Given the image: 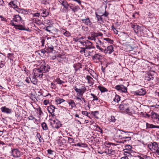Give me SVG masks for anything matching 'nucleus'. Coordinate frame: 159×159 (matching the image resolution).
<instances>
[{
	"label": "nucleus",
	"instance_id": "f257e3e1",
	"mask_svg": "<svg viewBox=\"0 0 159 159\" xmlns=\"http://www.w3.org/2000/svg\"><path fill=\"white\" fill-rule=\"evenodd\" d=\"M8 5L11 7L13 8L14 9L16 8L18 10V11L19 13H23L24 11H25V10L23 9H20L19 8L17 5V1H12L8 3Z\"/></svg>",
	"mask_w": 159,
	"mask_h": 159
},
{
	"label": "nucleus",
	"instance_id": "f03ea898",
	"mask_svg": "<svg viewBox=\"0 0 159 159\" xmlns=\"http://www.w3.org/2000/svg\"><path fill=\"white\" fill-rule=\"evenodd\" d=\"M124 133H131V132L125 131L122 130L121 129H117L116 130V132L115 134V136L116 138H119L120 139H124L125 134Z\"/></svg>",
	"mask_w": 159,
	"mask_h": 159
},
{
	"label": "nucleus",
	"instance_id": "7ed1b4c3",
	"mask_svg": "<svg viewBox=\"0 0 159 159\" xmlns=\"http://www.w3.org/2000/svg\"><path fill=\"white\" fill-rule=\"evenodd\" d=\"M21 155V153L17 148H14L11 149V155L15 158L20 157Z\"/></svg>",
	"mask_w": 159,
	"mask_h": 159
},
{
	"label": "nucleus",
	"instance_id": "20e7f679",
	"mask_svg": "<svg viewBox=\"0 0 159 159\" xmlns=\"http://www.w3.org/2000/svg\"><path fill=\"white\" fill-rule=\"evenodd\" d=\"M33 73L35 77L37 78H41L43 75V73L39 68L34 69L33 70Z\"/></svg>",
	"mask_w": 159,
	"mask_h": 159
},
{
	"label": "nucleus",
	"instance_id": "39448f33",
	"mask_svg": "<svg viewBox=\"0 0 159 159\" xmlns=\"http://www.w3.org/2000/svg\"><path fill=\"white\" fill-rule=\"evenodd\" d=\"M39 68L43 73L49 72L51 69L50 66L47 64L41 65Z\"/></svg>",
	"mask_w": 159,
	"mask_h": 159
},
{
	"label": "nucleus",
	"instance_id": "423d86ee",
	"mask_svg": "<svg viewBox=\"0 0 159 159\" xmlns=\"http://www.w3.org/2000/svg\"><path fill=\"white\" fill-rule=\"evenodd\" d=\"M10 24L12 26H14V28L16 29H18L20 30H23L25 31H29V28H25V27L21 25H16V24L14 23L13 22H12Z\"/></svg>",
	"mask_w": 159,
	"mask_h": 159
},
{
	"label": "nucleus",
	"instance_id": "0eeeda50",
	"mask_svg": "<svg viewBox=\"0 0 159 159\" xmlns=\"http://www.w3.org/2000/svg\"><path fill=\"white\" fill-rule=\"evenodd\" d=\"M74 89L76 92L79 93L80 96H82L85 92L86 88L84 86H82L81 89H78L75 87Z\"/></svg>",
	"mask_w": 159,
	"mask_h": 159
},
{
	"label": "nucleus",
	"instance_id": "6e6552de",
	"mask_svg": "<svg viewBox=\"0 0 159 159\" xmlns=\"http://www.w3.org/2000/svg\"><path fill=\"white\" fill-rule=\"evenodd\" d=\"M115 89L122 92L126 93L127 92V88L123 85H117L115 87Z\"/></svg>",
	"mask_w": 159,
	"mask_h": 159
},
{
	"label": "nucleus",
	"instance_id": "1a4fd4ad",
	"mask_svg": "<svg viewBox=\"0 0 159 159\" xmlns=\"http://www.w3.org/2000/svg\"><path fill=\"white\" fill-rule=\"evenodd\" d=\"M146 93V90L144 89H141L134 92V94L137 95H144Z\"/></svg>",
	"mask_w": 159,
	"mask_h": 159
},
{
	"label": "nucleus",
	"instance_id": "9d476101",
	"mask_svg": "<svg viewBox=\"0 0 159 159\" xmlns=\"http://www.w3.org/2000/svg\"><path fill=\"white\" fill-rule=\"evenodd\" d=\"M152 147V151L159 155V147L158 146L157 143L156 142L153 143Z\"/></svg>",
	"mask_w": 159,
	"mask_h": 159
},
{
	"label": "nucleus",
	"instance_id": "9b49d317",
	"mask_svg": "<svg viewBox=\"0 0 159 159\" xmlns=\"http://www.w3.org/2000/svg\"><path fill=\"white\" fill-rule=\"evenodd\" d=\"M39 13L41 16L43 17H46L49 15V12L48 10L45 9L40 10Z\"/></svg>",
	"mask_w": 159,
	"mask_h": 159
},
{
	"label": "nucleus",
	"instance_id": "f8f14e48",
	"mask_svg": "<svg viewBox=\"0 0 159 159\" xmlns=\"http://www.w3.org/2000/svg\"><path fill=\"white\" fill-rule=\"evenodd\" d=\"M105 53L111 54L112 52L113 51V47L112 45H110L108 46L106 48H105Z\"/></svg>",
	"mask_w": 159,
	"mask_h": 159
},
{
	"label": "nucleus",
	"instance_id": "ddd939ff",
	"mask_svg": "<svg viewBox=\"0 0 159 159\" xmlns=\"http://www.w3.org/2000/svg\"><path fill=\"white\" fill-rule=\"evenodd\" d=\"M1 110L2 112L6 114H10L12 111L11 109L7 108L5 106L2 107L1 108Z\"/></svg>",
	"mask_w": 159,
	"mask_h": 159
},
{
	"label": "nucleus",
	"instance_id": "4468645a",
	"mask_svg": "<svg viewBox=\"0 0 159 159\" xmlns=\"http://www.w3.org/2000/svg\"><path fill=\"white\" fill-rule=\"evenodd\" d=\"M55 108H55L53 105H51L48 107L47 109L48 112L52 115V116H55L54 112Z\"/></svg>",
	"mask_w": 159,
	"mask_h": 159
},
{
	"label": "nucleus",
	"instance_id": "2eb2a0df",
	"mask_svg": "<svg viewBox=\"0 0 159 159\" xmlns=\"http://www.w3.org/2000/svg\"><path fill=\"white\" fill-rule=\"evenodd\" d=\"M82 22L86 25H91L92 24L91 21L88 17L85 18L81 19Z\"/></svg>",
	"mask_w": 159,
	"mask_h": 159
},
{
	"label": "nucleus",
	"instance_id": "dca6fc26",
	"mask_svg": "<svg viewBox=\"0 0 159 159\" xmlns=\"http://www.w3.org/2000/svg\"><path fill=\"white\" fill-rule=\"evenodd\" d=\"M86 79L88 81L87 83L90 86H91L94 84V80L89 75L86 76Z\"/></svg>",
	"mask_w": 159,
	"mask_h": 159
},
{
	"label": "nucleus",
	"instance_id": "f3484780",
	"mask_svg": "<svg viewBox=\"0 0 159 159\" xmlns=\"http://www.w3.org/2000/svg\"><path fill=\"white\" fill-rule=\"evenodd\" d=\"M132 27L134 28V32L136 33H139L140 32L141 33V28L140 26L137 25H133Z\"/></svg>",
	"mask_w": 159,
	"mask_h": 159
},
{
	"label": "nucleus",
	"instance_id": "a211bd4d",
	"mask_svg": "<svg viewBox=\"0 0 159 159\" xmlns=\"http://www.w3.org/2000/svg\"><path fill=\"white\" fill-rule=\"evenodd\" d=\"M54 123L52 125L53 127L55 128L58 129L61 127V125L60 121L57 120H54Z\"/></svg>",
	"mask_w": 159,
	"mask_h": 159
},
{
	"label": "nucleus",
	"instance_id": "6ab92c4d",
	"mask_svg": "<svg viewBox=\"0 0 159 159\" xmlns=\"http://www.w3.org/2000/svg\"><path fill=\"white\" fill-rule=\"evenodd\" d=\"M21 18L19 15H16L14 16L13 20L11 21V23L13 22V21L17 23H19L20 22H21Z\"/></svg>",
	"mask_w": 159,
	"mask_h": 159
},
{
	"label": "nucleus",
	"instance_id": "aec40b11",
	"mask_svg": "<svg viewBox=\"0 0 159 159\" xmlns=\"http://www.w3.org/2000/svg\"><path fill=\"white\" fill-rule=\"evenodd\" d=\"M98 36L97 33H93L91 34V36H89L88 37V39L92 40H95V37Z\"/></svg>",
	"mask_w": 159,
	"mask_h": 159
},
{
	"label": "nucleus",
	"instance_id": "412c9836",
	"mask_svg": "<svg viewBox=\"0 0 159 159\" xmlns=\"http://www.w3.org/2000/svg\"><path fill=\"white\" fill-rule=\"evenodd\" d=\"M68 103L69 106L71 107V109H73L74 108L76 107V105L74 101L72 99H70L68 101Z\"/></svg>",
	"mask_w": 159,
	"mask_h": 159
},
{
	"label": "nucleus",
	"instance_id": "4be33fe9",
	"mask_svg": "<svg viewBox=\"0 0 159 159\" xmlns=\"http://www.w3.org/2000/svg\"><path fill=\"white\" fill-rule=\"evenodd\" d=\"M105 153L109 155H113L115 154V152L114 150L112 149H106L105 151Z\"/></svg>",
	"mask_w": 159,
	"mask_h": 159
},
{
	"label": "nucleus",
	"instance_id": "5701e85b",
	"mask_svg": "<svg viewBox=\"0 0 159 159\" xmlns=\"http://www.w3.org/2000/svg\"><path fill=\"white\" fill-rule=\"evenodd\" d=\"M146 129H148L149 128H159V126L154 125L152 124H148V123H146Z\"/></svg>",
	"mask_w": 159,
	"mask_h": 159
},
{
	"label": "nucleus",
	"instance_id": "b1692460",
	"mask_svg": "<svg viewBox=\"0 0 159 159\" xmlns=\"http://www.w3.org/2000/svg\"><path fill=\"white\" fill-rule=\"evenodd\" d=\"M96 15L98 21L99 22V23L100 24H102L104 23V21L103 20V18L102 17V16L101 15H98L96 13Z\"/></svg>",
	"mask_w": 159,
	"mask_h": 159
},
{
	"label": "nucleus",
	"instance_id": "393cba45",
	"mask_svg": "<svg viewBox=\"0 0 159 159\" xmlns=\"http://www.w3.org/2000/svg\"><path fill=\"white\" fill-rule=\"evenodd\" d=\"M102 56L101 55L99 54H96L95 55L92 56V58L93 60H98L102 59Z\"/></svg>",
	"mask_w": 159,
	"mask_h": 159
},
{
	"label": "nucleus",
	"instance_id": "a878e982",
	"mask_svg": "<svg viewBox=\"0 0 159 159\" xmlns=\"http://www.w3.org/2000/svg\"><path fill=\"white\" fill-rule=\"evenodd\" d=\"M69 7L71 9L72 11L74 13L78 11L80 9V8L78 6H74L73 5L70 6Z\"/></svg>",
	"mask_w": 159,
	"mask_h": 159
},
{
	"label": "nucleus",
	"instance_id": "bb28decb",
	"mask_svg": "<svg viewBox=\"0 0 159 159\" xmlns=\"http://www.w3.org/2000/svg\"><path fill=\"white\" fill-rule=\"evenodd\" d=\"M65 101V100L64 99H61L59 97L56 98L55 100V102L57 104H60Z\"/></svg>",
	"mask_w": 159,
	"mask_h": 159
},
{
	"label": "nucleus",
	"instance_id": "cd10ccee",
	"mask_svg": "<svg viewBox=\"0 0 159 159\" xmlns=\"http://www.w3.org/2000/svg\"><path fill=\"white\" fill-rule=\"evenodd\" d=\"M61 4L64 8L66 9H68L70 6L68 4L67 2L66 1H61Z\"/></svg>",
	"mask_w": 159,
	"mask_h": 159
},
{
	"label": "nucleus",
	"instance_id": "c85d7f7f",
	"mask_svg": "<svg viewBox=\"0 0 159 159\" xmlns=\"http://www.w3.org/2000/svg\"><path fill=\"white\" fill-rule=\"evenodd\" d=\"M153 78L152 75L150 74H148L145 76V79L149 81L153 80Z\"/></svg>",
	"mask_w": 159,
	"mask_h": 159
},
{
	"label": "nucleus",
	"instance_id": "c756f323",
	"mask_svg": "<svg viewBox=\"0 0 159 159\" xmlns=\"http://www.w3.org/2000/svg\"><path fill=\"white\" fill-rule=\"evenodd\" d=\"M127 107V105L125 104H120L119 108L120 110L125 111Z\"/></svg>",
	"mask_w": 159,
	"mask_h": 159
},
{
	"label": "nucleus",
	"instance_id": "7c9ffc66",
	"mask_svg": "<svg viewBox=\"0 0 159 159\" xmlns=\"http://www.w3.org/2000/svg\"><path fill=\"white\" fill-rule=\"evenodd\" d=\"M98 88L100 91L102 93L107 92L108 91L106 88L103 86H99Z\"/></svg>",
	"mask_w": 159,
	"mask_h": 159
},
{
	"label": "nucleus",
	"instance_id": "2f4dec72",
	"mask_svg": "<svg viewBox=\"0 0 159 159\" xmlns=\"http://www.w3.org/2000/svg\"><path fill=\"white\" fill-rule=\"evenodd\" d=\"M90 95H91L93 98V101H96L97 102H99V101L98 98L97 96L92 93H91Z\"/></svg>",
	"mask_w": 159,
	"mask_h": 159
},
{
	"label": "nucleus",
	"instance_id": "473e14b6",
	"mask_svg": "<svg viewBox=\"0 0 159 159\" xmlns=\"http://www.w3.org/2000/svg\"><path fill=\"white\" fill-rule=\"evenodd\" d=\"M81 65L80 64H75L74 65V67L75 70L77 71L78 70H79L80 68H81Z\"/></svg>",
	"mask_w": 159,
	"mask_h": 159
},
{
	"label": "nucleus",
	"instance_id": "72a5a7b5",
	"mask_svg": "<svg viewBox=\"0 0 159 159\" xmlns=\"http://www.w3.org/2000/svg\"><path fill=\"white\" fill-rule=\"evenodd\" d=\"M74 145L75 146H78L81 147H84L86 146V144L82 143H77L76 144H74Z\"/></svg>",
	"mask_w": 159,
	"mask_h": 159
},
{
	"label": "nucleus",
	"instance_id": "f704fd0d",
	"mask_svg": "<svg viewBox=\"0 0 159 159\" xmlns=\"http://www.w3.org/2000/svg\"><path fill=\"white\" fill-rule=\"evenodd\" d=\"M55 82L59 84H61L64 83V82L61 80L59 78H57L55 80Z\"/></svg>",
	"mask_w": 159,
	"mask_h": 159
},
{
	"label": "nucleus",
	"instance_id": "c9c22d12",
	"mask_svg": "<svg viewBox=\"0 0 159 159\" xmlns=\"http://www.w3.org/2000/svg\"><path fill=\"white\" fill-rule=\"evenodd\" d=\"M125 139L123 141V143H124L125 142L126 143L128 142L131 139V137H127L125 136L124 139Z\"/></svg>",
	"mask_w": 159,
	"mask_h": 159
},
{
	"label": "nucleus",
	"instance_id": "e433bc0d",
	"mask_svg": "<svg viewBox=\"0 0 159 159\" xmlns=\"http://www.w3.org/2000/svg\"><path fill=\"white\" fill-rule=\"evenodd\" d=\"M109 121L110 122H115L116 120L115 117L113 116H111L108 119Z\"/></svg>",
	"mask_w": 159,
	"mask_h": 159
},
{
	"label": "nucleus",
	"instance_id": "4c0bfd02",
	"mask_svg": "<svg viewBox=\"0 0 159 159\" xmlns=\"http://www.w3.org/2000/svg\"><path fill=\"white\" fill-rule=\"evenodd\" d=\"M151 118L152 119H157L159 115L155 112L152 113Z\"/></svg>",
	"mask_w": 159,
	"mask_h": 159
},
{
	"label": "nucleus",
	"instance_id": "58836bf2",
	"mask_svg": "<svg viewBox=\"0 0 159 159\" xmlns=\"http://www.w3.org/2000/svg\"><path fill=\"white\" fill-rule=\"evenodd\" d=\"M43 129L44 130H47L48 128L45 122H43L41 125Z\"/></svg>",
	"mask_w": 159,
	"mask_h": 159
},
{
	"label": "nucleus",
	"instance_id": "ea45409f",
	"mask_svg": "<svg viewBox=\"0 0 159 159\" xmlns=\"http://www.w3.org/2000/svg\"><path fill=\"white\" fill-rule=\"evenodd\" d=\"M124 154L125 156H127L128 157L130 156L131 154L130 153V151L128 150H125V148L124 149Z\"/></svg>",
	"mask_w": 159,
	"mask_h": 159
},
{
	"label": "nucleus",
	"instance_id": "a19ab883",
	"mask_svg": "<svg viewBox=\"0 0 159 159\" xmlns=\"http://www.w3.org/2000/svg\"><path fill=\"white\" fill-rule=\"evenodd\" d=\"M120 100V96L117 95H116L115 96V97L114 99V101L116 102H118Z\"/></svg>",
	"mask_w": 159,
	"mask_h": 159
},
{
	"label": "nucleus",
	"instance_id": "79ce46f5",
	"mask_svg": "<svg viewBox=\"0 0 159 159\" xmlns=\"http://www.w3.org/2000/svg\"><path fill=\"white\" fill-rule=\"evenodd\" d=\"M97 45H96V47L97 49H99L101 52H104L105 53V49L102 48L101 47H100V46L98 45V43H96Z\"/></svg>",
	"mask_w": 159,
	"mask_h": 159
},
{
	"label": "nucleus",
	"instance_id": "37998d69",
	"mask_svg": "<svg viewBox=\"0 0 159 159\" xmlns=\"http://www.w3.org/2000/svg\"><path fill=\"white\" fill-rule=\"evenodd\" d=\"M125 150H128V151H131V148H132V147L131 146L129 145H126L125 146Z\"/></svg>",
	"mask_w": 159,
	"mask_h": 159
},
{
	"label": "nucleus",
	"instance_id": "c03bdc74",
	"mask_svg": "<svg viewBox=\"0 0 159 159\" xmlns=\"http://www.w3.org/2000/svg\"><path fill=\"white\" fill-rule=\"evenodd\" d=\"M111 29L113 31L114 33L117 34L118 33V31L116 30L115 27H114V25H112L111 27Z\"/></svg>",
	"mask_w": 159,
	"mask_h": 159
},
{
	"label": "nucleus",
	"instance_id": "a18cd8bd",
	"mask_svg": "<svg viewBox=\"0 0 159 159\" xmlns=\"http://www.w3.org/2000/svg\"><path fill=\"white\" fill-rule=\"evenodd\" d=\"M125 111L129 115H130L131 114V112L130 111V110L129 108L127 107L126 108V109L125 110Z\"/></svg>",
	"mask_w": 159,
	"mask_h": 159
},
{
	"label": "nucleus",
	"instance_id": "49530a36",
	"mask_svg": "<svg viewBox=\"0 0 159 159\" xmlns=\"http://www.w3.org/2000/svg\"><path fill=\"white\" fill-rule=\"evenodd\" d=\"M104 40L107 41L108 43H112L113 42L112 40L108 38H104Z\"/></svg>",
	"mask_w": 159,
	"mask_h": 159
},
{
	"label": "nucleus",
	"instance_id": "de8ad7c7",
	"mask_svg": "<svg viewBox=\"0 0 159 159\" xmlns=\"http://www.w3.org/2000/svg\"><path fill=\"white\" fill-rule=\"evenodd\" d=\"M64 35L66 37H69L70 36L71 34L69 31H66L64 33Z\"/></svg>",
	"mask_w": 159,
	"mask_h": 159
},
{
	"label": "nucleus",
	"instance_id": "09e8293b",
	"mask_svg": "<svg viewBox=\"0 0 159 159\" xmlns=\"http://www.w3.org/2000/svg\"><path fill=\"white\" fill-rule=\"evenodd\" d=\"M13 57V54L12 53H8L7 57L10 60H12V57Z\"/></svg>",
	"mask_w": 159,
	"mask_h": 159
},
{
	"label": "nucleus",
	"instance_id": "8fccbe9b",
	"mask_svg": "<svg viewBox=\"0 0 159 159\" xmlns=\"http://www.w3.org/2000/svg\"><path fill=\"white\" fill-rule=\"evenodd\" d=\"M99 113V111H92L91 112V114L93 115L96 118H98V117H97L96 116V115L97 114H98Z\"/></svg>",
	"mask_w": 159,
	"mask_h": 159
},
{
	"label": "nucleus",
	"instance_id": "3c124183",
	"mask_svg": "<svg viewBox=\"0 0 159 159\" xmlns=\"http://www.w3.org/2000/svg\"><path fill=\"white\" fill-rule=\"evenodd\" d=\"M85 47L84 48H85V49H90L91 48H94V47H90V46H89L88 45H87L86 44H85Z\"/></svg>",
	"mask_w": 159,
	"mask_h": 159
},
{
	"label": "nucleus",
	"instance_id": "603ef678",
	"mask_svg": "<svg viewBox=\"0 0 159 159\" xmlns=\"http://www.w3.org/2000/svg\"><path fill=\"white\" fill-rule=\"evenodd\" d=\"M47 152L49 154L52 155H53V153L54 152V151L51 149L48 150H47Z\"/></svg>",
	"mask_w": 159,
	"mask_h": 159
},
{
	"label": "nucleus",
	"instance_id": "864d4df0",
	"mask_svg": "<svg viewBox=\"0 0 159 159\" xmlns=\"http://www.w3.org/2000/svg\"><path fill=\"white\" fill-rule=\"evenodd\" d=\"M85 43L87 45H88L89 46H90V47H93L92 46V43L90 41L88 40H87L85 42Z\"/></svg>",
	"mask_w": 159,
	"mask_h": 159
},
{
	"label": "nucleus",
	"instance_id": "5fc2aeb1",
	"mask_svg": "<svg viewBox=\"0 0 159 159\" xmlns=\"http://www.w3.org/2000/svg\"><path fill=\"white\" fill-rule=\"evenodd\" d=\"M153 146V143H151L150 144H148V147L149 148V149L151 151H152V147Z\"/></svg>",
	"mask_w": 159,
	"mask_h": 159
},
{
	"label": "nucleus",
	"instance_id": "6e6d98bb",
	"mask_svg": "<svg viewBox=\"0 0 159 159\" xmlns=\"http://www.w3.org/2000/svg\"><path fill=\"white\" fill-rule=\"evenodd\" d=\"M53 46L51 45H50L48 46V48H47V50H49V49H50L52 51L53 50Z\"/></svg>",
	"mask_w": 159,
	"mask_h": 159
},
{
	"label": "nucleus",
	"instance_id": "4d7b16f0",
	"mask_svg": "<svg viewBox=\"0 0 159 159\" xmlns=\"http://www.w3.org/2000/svg\"><path fill=\"white\" fill-rule=\"evenodd\" d=\"M98 42H99V43H100V45L101 46H102V47H105V48H106V47L105 46H104V44H107V42H103V43H102L100 40H98Z\"/></svg>",
	"mask_w": 159,
	"mask_h": 159
},
{
	"label": "nucleus",
	"instance_id": "13d9d810",
	"mask_svg": "<svg viewBox=\"0 0 159 159\" xmlns=\"http://www.w3.org/2000/svg\"><path fill=\"white\" fill-rule=\"evenodd\" d=\"M82 113L83 115L87 116L88 117H89V114L87 111H82Z\"/></svg>",
	"mask_w": 159,
	"mask_h": 159
},
{
	"label": "nucleus",
	"instance_id": "bf43d9fd",
	"mask_svg": "<svg viewBox=\"0 0 159 159\" xmlns=\"http://www.w3.org/2000/svg\"><path fill=\"white\" fill-rule=\"evenodd\" d=\"M28 119L29 120H35V121L37 120L32 115H31V116H29L28 117Z\"/></svg>",
	"mask_w": 159,
	"mask_h": 159
},
{
	"label": "nucleus",
	"instance_id": "052dcab7",
	"mask_svg": "<svg viewBox=\"0 0 159 159\" xmlns=\"http://www.w3.org/2000/svg\"><path fill=\"white\" fill-rule=\"evenodd\" d=\"M32 15L34 17H39L40 15V14L39 13H36L33 14Z\"/></svg>",
	"mask_w": 159,
	"mask_h": 159
},
{
	"label": "nucleus",
	"instance_id": "680f3d73",
	"mask_svg": "<svg viewBox=\"0 0 159 159\" xmlns=\"http://www.w3.org/2000/svg\"><path fill=\"white\" fill-rule=\"evenodd\" d=\"M0 18L1 19V20L2 21H5L6 22L7 21V20L6 18L3 17L2 16L0 15Z\"/></svg>",
	"mask_w": 159,
	"mask_h": 159
},
{
	"label": "nucleus",
	"instance_id": "e2e57ef3",
	"mask_svg": "<svg viewBox=\"0 0 159 159\" xmlns=\"http://www.w3.org/2000/svg\"><path fill=\"white\" fill-rule=\"evenodd\" d=\"M81 50L80 51V53L83 52L84 53H85V49L84 48H80Z\"/></svg>",
	"mask_w": 159,
	"mask_h": 159
},
{
	"label": "nucleus",
	"instance_id": "0e129e2a",
	"mask_svg": "<svg viewBox=\"0 0 159 159\" xmlns=\"http://www.w3.org/2000/svg\"><path fill=\"white\" fill-rule=\"evenodd\" d=\"M39 112V116H41L43 114V112H42L41 108L40 107H39V109L38 110Z\"/></svg>",
	"mask_w": 159,
	"mask_h": 159
},
{
	"label": "nucleus",
	"instance_id": "69168bd1",
	"mask_svg": "<svg viewBox=\"0 0 159 159\" xmlns=\"http://www.w3.org/2000/svg\"><path fill=\"white\" fill-rule=\"evenodd\" d=\"M67 138L68 139V140L69 142L70 143L73 142L74 140L73 138L70 137H68Z\"/></svg>",
	"mask_w": 159,
	"mask_h": 159
},
{
	"label": "nucleus",
	"instance_id": "338daca9",
	"mask_svg": "<svg viewBox=\"0 0 159 159\" xmlns=\"http://www.w3.org/2000/svg\"><path fill=\"white\" fill-rule=\"evenodd\" d=\"M49 102V101L48 100H44L43 101V103L44 105H47Z\"/></svg>",
	"mask_w": 159,
	"mask_h": 159
},
{
	"label": "nucleus",
	"instance_id": "774afa93",
	"mask_svg": "<svg viewBox=\"0 0 159 159\" xmlns=\"http://www.w3.org/2000/svg\"><path fill=\"white\" fill-rule=\"evenodd\" d=\"M51 26H47L46 27V30L48 32H51V30H50V28H51Z\"/></svg>",
	"mask_w": 159,
	"mask_h": 159
}]
</instances>
